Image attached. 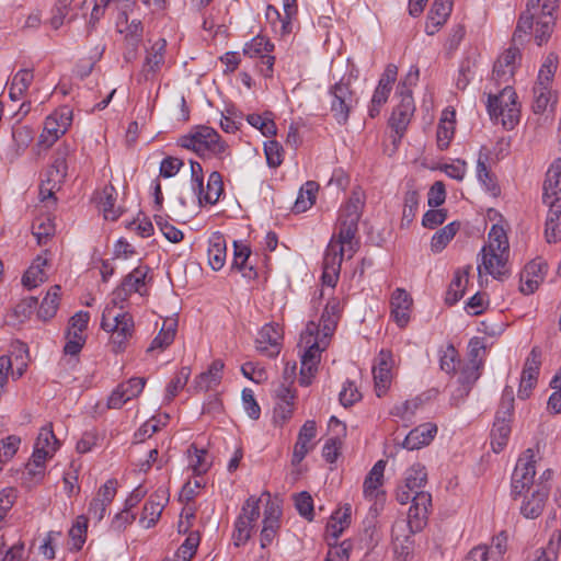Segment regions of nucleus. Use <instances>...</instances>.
I'll list each match as a JSON object with an SVG mask.
<instances>
[{
    "label": "nucleus",
    "instance_id": "1",
    "mask_svg": "<svg viewBox=\"0 0 561 561\" xmlns=\"http://www.w3.org/2000/svg\"><path fill=\"white\" fill-rule=\"evenodd\" d=\"M362 196L353 192L350 199L341 208L337 228V234L331 238L323 257V270L340 272L344 257L351 259L358 249L356 239L358 221L363 208Z\"/></svg>",
    "mask_w": 561,
    "mask_h": 561
},
{
    "label": "nucleus",
    "instance_id": "2",
    "mask_svg": "<svg viewBox=\"0 0 561 561\" xmlns=\"http://www.w3.org/2000/svg\"><path fill=\"white\" fill-rule=\"evenodd\" d=\"M339 318L328 312H322L319 323L310 321L300 335V346L304 347L299 383L309 386L314 377L320 363L321 353L328 347L333 335Z\"/></svg>",
    "mask_w": 561,
    "mask_h": 561
},
{
    "label": "nucleus",
    "instance_id": "3",
    "mask_svg": "<svg viewBox=\"0 0 561 561\" xmlns=\"http://www.w3.org/2000/svg\"><path fill=\"white\" fill-rule=\"evenodd\" d=\"M489 243L481 249L478 264L479 275L484 271L493 278L502 280L510 274L507 263L510 244L506 232L497 225H493L489 232Z\"/></svg>",
    "mask_w": 561,
    "mask_h": 561
},
{
    "label": "nucleus",
    "instance_id": "4",
    "mask_svg": "<svg viewBox=\"0 0 561 561\" xmlns=\"http://www.w3.org/2000/svg\"><path fill=\"white\" fill-rule=\"evenodd\" d=\"M486 110L492 121L500 122L502 126L511 130L519 122L520 106L517 94L511 85H506L499 94H489Z\"/></svg>",
    "mask_w": 561,
    "mask_h": 561
},
{
    "label": "nucleus",
    "instance_id": "5",
    "mask_svg": "<svg viewBox=\"0 0 561 561\" xmlns=\"http://www.w3.org/2000/svg\"><path fill=\"white\" fill-rule=\"evenodd\" d=\"M181 147L193 150L199 157H222L227 145L219 134L208 126H198L179 140Z\"/></svg>",
    "mask_w": 561,
    "mask_h": 561
},
{
    "label": "nucleus",
    "instance_id": "6",
    "mask_svg": "<svg viewBox=\"0 0 561 561\" xmlns=\"http://www.w3.org/2000/svg\"><path fill=\"white\" fill-rule=\"evenodd\" d=\"M101 328L111 332V344L114 353L126 348L127 341L134 333V320L128 312L114 313L113 308H105L102 314Z\"/></svg>",
    "mask_w": 561,
    "mask_h": 561
},
{
    "label": "nucleus",
    "instance_id": "7",
    "mask_svg": "<svg viewBox=\"0 0 561 561\" xmlns=\"http://www.w3.org/2000/svg\"><path fill=\"white\" fill-rule=\"evenodd\" d=\"M415 111L414 100L411 90L403 83L402 90L399 95V102L394 105L391 118L388 119L393 130L392 145L398 148L405 130L410 124L411 117Z\"/></svg>",
    "mask_w": 561,
    "mask_h": 561
},
{
    "label": "nucleus",
    "instance_id": "8",
    "mask_svg": "<svg viewBox=\"0 0 561 561\" xmlns=\"http://www.w3.org/2000/svg\"><path fill=\"white\" fill-rule=\"evenodd\" d=\"M59 445L56 438L51 423L46 424L39 430L37 435L32 462L27 465L28 473H41L47 458L53 457Z\"/></svg>",
    "mask_w": 561,
    "mask_h": 561
},
{
    "label": "nucleus",
    "instance_id": "9",
    "mask_svg": "<svg viewBox=\"0 0 561 561\" xmlns=\"http://www.w3.org/2000/svg\"><path fill=\"white\" fill-rule=\"evenodd\" d=\"M535 462V454L530 448L518 458L511 483V494L514 499H517L534 485L536 474Z\"/></svg>",
    "mask_w": 561,
    "mask_h": 561
},
{
    "label": "nucleus",
    "instance_id": "10",
    "mask_svg": "<svg viewBox=\"0 0 561 561\" xmlns=\"http://www.w3.org/2000/svg\"><path fill=\"white\" fill-rule=\"evenodd\" d=\"M72 122V111L65 106L46 117L38 144L49 148L64 135Z\"/></svg>",
    "mask_w": 561,
    "mask_h": 561
},
{
    "label": "nucleus",
    "instance_id": "11",
    "mask_svg": "<svg viewBox=\"0 0 561 561\" xmlns=\"http://www.w3.org/2000/svg\"><path fill=\"white\" fill-rule=\"evenodd\" d=\"M260 499L250 496L243 504L240 515L234 523L233 539L234 545L240 546L245 543L250 537L251 531L260 517Z\"/></svg>",
    "mask_w": 561,
    "mask_h": 561
},
{
    "label": "nucleus",
    "instance_id": "12",
    "mask_svg": "<svg viewBox=\"0 0 561 561\" xmlns=\"http://www.w3.org/2000/svg\"><path fill=\"white\" fill-rule=\"evenodd\" d=\"M332 95L331 112L335 121L340 124H346L350 112L356 105L357 100L351 91L350 83L343 80L336 82L330 90Z\"/></svg>",
    "mask_w": 561,
    "mask_h": 561
},
{
    "label": "nucleus",
    "instance_id": "13",
    "mask_svg": "<svg viewBox=\"0 0 561 561\" xmlns=\"http://www.w3.org/2000/svg\"><path fill=\"white\" fill-rule=\"evenodd\" d=\"M150 271L147 265H139L128 273L121 285L113 291V304L118 305L127 300L133 293L141 294V288L146 284V277Z\"/></svg>",
    "mask_w": 561,
    "mask_h": 561
},
{
    "label": "nucleus",
    "instance_id": "14",
    "mask_svg": "<svg viewBox=\"0 0 561 561\" xmlns=\"http://www.w3.org/2000/svg\"><path fill=\"white\" fill-rule=\"evenodd\" d=\"M412 505L408 512L407 524L411 533L421 531L428 517V510L432 506V496L428 492H416L415 495L410 497Z\"/></svg>",
    "mask_w": 561,
    "mask_h": 561
},
{
    "label": "nucleus",
    "instance_id": "15",
    "mask_svg": "<svg viewBox=\"0 0 561 561\" xmlns=\"http://www.w3.org/2000/svg\"><path fill=\"white\" fill-rule=\"evenodd\" d=\"M386 461L380 459L370 469L368 474L364 479L363 494L366 500L375 501L374 506L370 510V516L377 515L378 495H383L385 491L381 490L383 485Z\"/></svg>",
    "mask_w": 561,
    "mask_h": 561
},
{
    "label": "nucleus",
    "instance_id": "16",
    "mask_svg": "<svg viewBox=\"0 0 561 561\" xmlns=\"http://www.w3.org/2000/svg\"><path fill=\"white\" fill-rule=\"evenodd\" d=\"M427 481V472L424 466L415 463L409 468L405 472L404 484L400 485L397 490V500L405 504L411 495H415L416 492H423L421 488L425 485Z\"/></svg>",
    "mask_w": 561,
    "mask_h": 561
},
{
    "label": "nucleus",
    "instance_id": "17",
    "mask_svg": "<svg viewBox=\"0 0 561 561\" xmlns=\"http://www.w3.org/2000/svg\"><path fill=\"white\" fill-rule=\"evenodd\" d=\"M390 317L392 321L403 329L408 325L411 319L413 309V298L403 288H397L390 297Z\"/></svg>",
    "mask_w": 561,
    "mask_h": 561
},
{
    "label": "nucleus",
    "instance_id": "18",
    "mask_svg": "<svg viewBox=\"0 0 561 561\" xmlns=\"http://www.w3.org/2000/svg\"><path fill=\"white\" fill-rule=\"evenodd\" d=\"M548 272V264L541 259L530 261L525 265L520 273V287L519 290L524 295H530L539 287L543 282L545 276Z\"/></svg>",
    "mask_w": 561,
    "mask_h": 561
},
{
    "label": "nucleus",
    "instance_id": "19",
    "mask_svg": "<svg viewBox=\"0 0 561 561\" xmlns=\"http://www.w3.org/2000/svg\"><path fill=\"white\" fill-rule=\"evenodd\" d=\"M282 337L283 334L277 324H265L257 333L256 350L267 357H275L280 352Z\"/></svg>",
    "mask_w": 561,
    "mask_h": 561
},
{
    "label": "nucleus",
    "instance_id": "20",
    "mask_svg": "<svg viewBox=\"0 0 561 561\" xmlns=\"http://www.w3.org/2000/svg\"><path fill=\"white\" fill-rule=\"evenodd\" d=\"M550 493V486L542 482L536 483V489L530 497H526L520 506V514L526 518L535 519L539 517L543 511L546 502Z\"/></svg>",
    "mask_w": 561,
    "mask_h": 561
},
{
    "label": "nucleus",
    "instance_id": "21",
    "mask_svg": "<svg viewBox=\"0 0 561 561\" xmlns=\"http://www.w3.org/2000/svg\"><path fill=\"white\" fill-rule=\"evenodd\" d=\"M559 0H546L541 5L540 16L537 20L535 41L541 46L546 43L554 26L553 11L558 8Z\"/></svg>",
    "mask_w": 561,
    "mask_h": 561
},
{
    "label": "nucleus",
    "instance_id": "22",
    "mask_svg": "<svg viewBox=\"0 0 561 561\" xmlns=\"http://www.w3.org/2000/svg\"><path fill=\"white\" fill-rule=\"evenodd\" d=\"M165 48L167 41L164 38H160L153 43L149 49H147L141 69V75L146 80L152 78L161 69L164 64Z\"/></svg>",
    "mask_w": 561,
    "mask_h": 561
},
{
    "label": "nucleus",
    "instance_id": "23",
    "mask_svg": "<svg viewBox=\"0 0 561 561\" xmlns=\"http://www.w3.org/2000/svg\"><path fill=\"white\" fill-rule=\"evenodd\" d=\"M549 207L545 238L548 243H556L561 240V197H556L546 204Z\"/></svg>",
    "mask_w": 561,
    "mask_h": 561
},
{
    "label": "nucleus",
    "instance_id": "24",
    "mask_svg": "<svg viewBox=\"0 0 561 561\" xmlns=\"http://www.w3.org/2000/svg\"><path fill=\"white\" fill-rule=\"evenodd\" d=\"M437 426L434 423H424L411 430L405 436L402 445L409 450L420 449L427 446L435 437Z\"/></svg>",
    "mask_w": 561,
    "mask_h": 561
},
{
    "label": "nucleus",
    "instance_id": "25",
    "mask_svg": "<svg viewBox=\"0 0 561 561\" xmlns=\"http://www.w3.org/2000/svg\"><path fill=\"white\" fill-rule=\"evenodd\" d=\"M208 263L214 271H220L226 263L227 243L221 232H214L208 239Z\"/></svg>",
    "mask_w": 561,
    "mask_h": 561
},
{
    "label": "nucleus",
    "instance_id": "26",
    "mask_svg": "<svg viewBox=\"0 0 561 561\" xmlns=\"http://www.w3.org/2000/svg\"><path fill=\"white\" fill-rule=\"evenodd\" d=\"M483 363L478 364H469L466 367H463L460 371L458 381L460 383V387L457 389L456 393L453 394L451 401L453 404L458 405L459 401L458 398L463 399L467 397L474 385V382L480 377V369L482 368Z\"/></svg>",
    "mask_w": 561,
    "mask_h": 561
},
{
    "label": "nucleus",
    "instance_id": "27",
    "mask_svg": "<svg viewBox=\"0 0 561 561\" xmlns=\"http://www.w3.org/2000/svg\"><path fill=\"white\" fill-rule=\"evenodd\" d=\"M542 190L543 204H548L561 193V158L556 159L549 167Z\"/></svg>",
    "mask_w": 561,
    "mask_h": 561
},
{
    "label": "nucleus",
    "instance_id": "28",
    "mask_svg": "<svg viewBox=\"0 0 561 561\" xmlns=\"http://www.w3.org/2000/svg\"><path fill=\"white\" fill-rule=\"evenodd\" d=\"M540 1L541 0H527L526 10L520 13L514 32L515 43L519 41L523 35H528L529 31L533 28L534 21H537L540 16V13H538V11L541 10Z\"/></svg>",
    "mask_w": 561,
    "mask_h": 561
},
{
    "label": "nucleus",
    "instance_id": "29",
    "mask_svg": "<svg viewBox=\"0 0 561 561\" xmlns=\"http://www.w3.org/2000/svg\"><path fill=\"white\" fill-rule=\"evenodd\" d=\"M250 255L251 250L248 245L238 241L233 242V260L231 268L241 272L243 277L253 279L257 276V272L254 266L249 263Z\"/></svg>",
    "mask_w": 561,
    "mask_h": 561
},
{
    "label": "nucleus",
    "instance_id": "30",
    "mask_svg": "<svg viewBox=\"0 0 561 561\" xmlns=\"http://www.w3.org/2000/svg\"><path fill=\"white\" fill-rule=\"evenodd\" d=\"M454 0H434L427 16L426 30L428 34L440 27L448 19Z\"/></svg>",
    "mask_w": 561,
    "mask_h": 561
},
{
    "label": "nucleus",
    "instance_id": "31",
    "mask_svg": "<svg viewBox=\"0 0 561 561\" xmlns=\"http://www.w3.org/2000/svg\"><path fill=\"white\" fill-rule=\"evenodd\" d=\"M34 139V131L27 126H19L12 130V146L8 151V158L12 162L18 159Z\"/></svg>",
    "mask_w": 561,
    "mask_h": 561
},
{
    "label": "nucleus",
    "instance_id": "32",
    "mask_svg": "<svg viewBox=\"0 0 561 561\" xmlns=\"http://www.w3.org/2000/svg\"><path fill=\"white\" fill-rule=\"evenodd\" d=\"M69 154V148L67 146L58 147L51 167L49 168L48 183H53V187L60 185L67 175V157Z\"/></svg>",
    "mask_w": 561,
    "mask_h": 561
},
{
    "label": "nucleus",
    "instance_id": "33",
    "mask_svg": "<svg viewBox=\"0 0 561 561\" xmlns=\"http://www.w3.org/2000/svg\"><path fill=\"white\" fill-rule=\"evenodd\" d=\"M472 270L471 265H467L455 273L454 279L451 280L446 295V302L454 305L459 301L463 294L466 286L469 282V274Z\"/></svg>",
    "mask_w": 561,
    "mask_h": 561
},
{
    "label": "nucleus",
    "instance_id": "34",
    "mask_svg": "<svg viewBox=\"0 0 561 561\" xmlns=\"http://www.w3.org/2000/svg\"><path fill=\"white\" fill-rule=\"evenodd\" d=\"M224 192L222 176L219 172L214 171L209 174L206 191L202 187V193L195 192L199 204L205 202L206 204L214 205L219 201L220 195Z\"/></svg>",
    "mask_w": 561,
    "mask_h": 561
},
{
    "label": "nucleus",
    "instance_id": "35",
    "mask_svg": "<svg viewBox=\"0 0 561 561\" xmlns=\"http://www.w3.org/2000/svg\"><path fill=\"white\" fill-rule=\"evenodd\" d=\"M46 265L47 260L42 256H37L22 277L23 286L27 289H33L44 283L47 279L46 272L44 271Z\"/></svg>",
    "mask_w": 561,
    "mask_h": 561
},
{
    "label": "nucleus",
    "instance_id": "36",
    "mask_svg": "<svg viewBox=\"0 0 561 561\" xmlns=\"http://www.w3.org/2000/svg\"><path fill=\"white\" fill-rule=\"evenodd\" d=\"M34 80L32 69H21L12 78L9 87V96L12 101L20 100L24 93L28 90L31 83Z\"/></svg>",
    "mask_w": 561,
    "mask_h": 561
},
{
    "label": "nucleus",
    "instance_id": "37",
    "mask_svg": "<svg viewBox=\"0 0 561 561\" xmlns=\"http://www.w3.org/2000/svg\"><path fill=\"white\" fill-rule=\"evenodd\" d=\"M178 323L174 319H165L159 334L152 340L150 346L147 348V353H151L156 350H164L174 340L176 333Z\"/></svg>",
    "mask_w": 561,
    "mask_h": 561
},
{
    "label": "nucleus",
    "instance_id": "38",
    "mask_svg": "<svg viewBox=\"0 0 561 561\" xmlns=\"http://www.w3.org/2000/svg\"><path fill=\"white\" fill-rule=\"evenodd\" d=\"M486 160V156L484 158L480 156L477 161L478 180L485 187L486 192H489L492 196L496 197L501 194V187L497 184L495 175L488 168Z\"/></svg>",
    "mask_w": 561,
    "mask_h": 561
},
{
    "label": "nucleus",
    "instance_id": "39",
    "mask_svg": "<svg viewBox=\"0 0 561 561\" xmlns=\"http://www.w3.org/2000/svg\"><path fill=\"white\" fill-rule=\"evenodd\" d=\"M318 192V184L313 181H308L305 183V185L300 188L298 196L295 201L293 210L296 214L304 213L311 208V206L316 202V196Z\"/></svg>",
    "mask_w": 561,
    "mask_h": 561
},
{
    "label": "nucleus",
    "instance_id": "40",
    "mask_svg": "<svg viewBox=\"0 0 561 561\" xmlns=\"http://www.w3.org/2000/svg\"><path fill=\"white\" fill-rule=\"evenodd\" d=\"M352 507L350 504L336 510L328 524V530L337 539L344 529L351 524Z\"/></svg>",
    "mask_w": 561,
    "mask_h": 561
},
{
    "label": "nucleus",
    "instance_id": "41",
    "mask_svg": "<svg viewBox=\"0 0 561 561\" xmlns=\"http://www.w3.org/2000/svg\"><path fill=\"white\" fill-rule=\"evenodd\" d=\"M59 295L60 286L58 285L50 287V289L47 291L37 311V316L42 320L47 321L56 314L59 306Z\"/></svg>",
    "mask_w": 561,
    "mask_h": 561
},
{
    "label": "nucleus",
    "instance_id": "42",
    "mask_svg": "<svg viewBox=\"0 0 561 561\" xmlns=\"http://www.w3.org/2000/svg\"><path fill=\"white\" fill-rule=\"evenodd\" d=\"M116 195L112 184L105 185L101 192L99 205L105 219L116 220L119 217V211L115 208Z\"/></svg>",
    "mask_w": 561,
    "mask_h": 561
},
{
    "label": "nucleus",
    "instance_id": "43",
    "mask_svg": "<svg viewBox=\"0 0 561 561\" xmlns=\"http://www.w3.org/2000/svg\"><path fill=\"white\" fill-rule=\"evenodd\" d=\"M187 456L188 465L196 476L206 473L211 466V461L208 460L207 451L205 449H198L195 445H192L187 449Z\"/></svg>",
    "mask_w": 561,
    "mask_h": 561
},
{
    "label": "nucleus",
    "instance_id": "44",
    "mask_svg": "<svg viewBox=\"0 0 561 561\" xmlns=\"http://www.w3.org/2000/svg\"><path fill=\"white\" fill-rule=\"evenodd\" d=\"M551 99L552 95L549 85L543 81L537 82L534 87V102L531 105L533 112L535 114H542L549 105H553L551 103Z\"/></svg>",
    "mask_w": 561,
    "mask_h": 561
},
{
    "label": "nucleus",
    "instance_id": "45",
    "mask_svg": "<svg viewBox=\"0 0 561 561\" xmlns=\"http://www.w3.org/2000/svg\"><path fill=\"white\" fill-rule=\"evenodd\" d=\"M373 376L375 382V391L377 397L386 396V356L383 350H380L376 363L373 366Z\"/></svg>",
    "mask_w": 561,
    "mask_h": 561
},
{
    "label": "nucleus",
    "instance_id": "46",
    "mask_svg": "<svg viewBox=\"0 0 561 561\" xmlns=\"http://www.w3.org/2000/svg\"><path fill=\"white\" fill-rule=\"evenodd\" d=\"M274 44L271 43L267 38L264 36H255L253 37L249 43L245 44L243 48L244 55L249 56L250 58H261L264 55L273 51Z\"/></svg>",
    "mask_w": 561,
    "mask_h": 561
},
{
    "label": "nucleus",
    "instance_id": "47",
    "mask_svg": "<svg viewBox=\"0 0 561 561\" xmlns=\"http://www.w3.org/2000/svg\"><path fill=\"white\" fill-rule=\"evenodd\" d=\"M33 236L39 245L45 244L47 239L55 233V225L48 216L37 217L32 225Z\"/></svg>",
    "mask_w": 561,
    "mask_h": 561
},
{
    "label": "nucleus",
    "instance_id": "48",
    "mask_svg": "<svg viewBox=\"0 0 561 561\" xmlns=\"http://www.w3.org/2000/svg\"><path fill=\"white\" fill-rule=\"evenodd\" d=\"M510 434V423L503 422V420L493 423L491 431V445L495 453H500L506 446Z\"/></svg>",
    "mask_w": 561,
    "mask_h": 561
},
{
    "label": "nucleus",
    "instance_id": "49",
    "mask_svg": "<svg viewBox=\"0 0 561 561\" xmlns=\"http://www.w3.org/2000/svg\"><path fill=\"white\" fill-rule=\"evenodd\" d=\"M458 229L459 224L454 221L436 231L431 241L432 250L434 252L442 251L447 245V243L455 237Z\"/></svg>",
    "mask_w": 561,
    "mask_h": 561
},
{
    "label": "nucleus",
    "instance_id": "50",
    "mask_svg": "<svg viewBox=\"0 0 561 561\" xmlns=\"http://www.w3.org/2000/svg\"><path fill=\"white\" fill-rule=\"evenodd\" d=\"M561 543V533L554 530L545 548L538 550L535 561H557Z\"/></svg>",
    "mask_w": 561,
    "mask_h": 561
},
{
    "label": "nucleus",
    "instance_id": "51",
    "mask_svg": "<svg viewBox=\"0 0 561 561\" xmlns=\"http://www.w3.org/2000/svg\"><path fill=\"white\" fill-rule=\"evenodd\" d=\"M190 375H191V370L188 367H182L180 369V371L174 376V378L167 386L165 397H164L165 401L170 402L178 396V393L187 383Z\"/></svg>",
    "mask_w": 561,
    "mask_h": 561
},
{
    "label": "nucleus",
    "instance_id": "52",
    "mask_svg": "<svg viewBox=\"0 0 561 561\" xmlns=\"http://www.w3.org/2000/svg\"><path fill=\"white\" fill-rule=\"evenodd\" d=\"M161 504L159 502H149L144 506L139 523L145 528L153 527L159 520L162 513Z\"/></svg>",
    "mask_w": 561,
    "mask_h": 561
},
{
    "label": "nucleus",
    "instance_id": "53",
    "mask_svg": "<svg viewBox=\"0 0 561 561\" xmlns=\"http://www.w3.org/2000/svg\"><path fill=\"white\" fill-rule=\"evenodd\" d=\"M199 545V535L191 533L176 551V561H190L196 553Z\"/></svg>",
    "mask_w": 561,
    "mask_h": 561
},
{
    "label": "nucleus",
    "instance_id": "54",
    "mask_svg": "<svg viewBox=\"0 0 561 561\" xmlns=\"http://www.w3.org/2000/svg\"><path fill=\"white\" fill-rule=\"evenodd\" d=\"M419 203L420 195L416 191L410 190L405 193L404 207L402 214V225H404V222L407 225H410L413 221L415 214L417 211Z\"/></svg>",
    "mask_w": 561,
    "mask_h": 561
},
{
    "label": "nucleus",
    "instance_id": "55",
    "mask_svg": "<svg viewBox=\"0 0 561 561\" xmlns=\"http://www.w3.org/2000/svg\"><path fill=\"white\" fill-rule=\"evenodd\" d=\"M247 122L257 128L263 136L271 137L276 135V125L273 119L268 117H263L259 114H249L247 117Z\"/></svg>",
    "mask_w": 561,
    "mask_h": 561
},
{
    "label": "nucleus",
    "instance_id": "56",
    "mask_svg": "<svg viewBox=\"0 0 561 561\" xmlns=\"http://www.w3.org/2000/svg\"><path fill=\"white\" fill-rule=\"evenodd\" d=\"M90 314L87 311H78L69 320V328L67 330V336H73V333L83 336V332L88 327Z\"/></svg>",
    "mask_w": 561,
    "mask_h": 561
},
{
    "label": "nucleus",
    "instance_id": "57",
    "mask_svg": "<svg viewBox=\"0 0 561 561\" xmlns=\"http://www.w3.org/2000/svg\"><path fill=\"white\" fill-rule=\"evenodd\" d=\"M282 511L278 505L268 501L264 510L263 528L277 533Z\"/></svg>",
    "mask_w": 561,
    "mask_h": 561
},
{
    "label": "nucleus",
    "instance_id": "58",
    "mask_svg": "<svg viewBox=\"0 0 561 561\" xmlns=\"http://www.w3.org/2000/svg\"><path fill=\"white\" fill-rule=\"evenodd\" d=\"M266 162L271 168H277L283 162V147L276 140H268L264 144Z\"/></svg>",
    "mask_w": 561,
    "mask_h": 561
},
{
    "label": "nucleus",
    "instance_id": "59",
    "mask_svg": "<svg viewBox=\"0 0 561 561\" xmlns=\"http://www.w3.org/2000/svg\"><path fill=\"white\" fill-rule=\"evenodd\" d=\"M362 399V394L353 381L346 380L339 394L340 403L347 408Z\"/></svg>",
    "mask_w": 561,
    "mask_h": 561
},
{
    "label": "nucleus",
    "instance_id": "60",
    "mask_svg": "<svg viewBox=\"0 0 561 561\" xmlns=\"http://www.w3.org/2000/svg\"><path fill=\"white\" fill-rule=\"evenodd\" d=\"M154 220L163 236L169 241L178 243L183 240V232L173 225L169 224L167 220H164L162 216L156 215Z\"/></svg>",
    "mask_w": 561,
    "mask_h": 561
},
{
    "label": "nucleus",
    "instance_id": "61",
    "mask_svg": "<svg viewBox=\"0 0 561 561\" xmlns=\"http://www.w3.org/2000/svg\"><path fill=\"white\" fill-rule=\"evenodd\" d=\"M88 528L87 517L79 516L77 518L76 524L69 530V536L73 540V545L76 549H81L82 545L85 541V533Z\"/></svg>",
    "mask_w": 561,
    "mask_h": 561
},
{
    "label": "nucleus",
    "instance_id": "62",
    "mask_svg": "<svg viewBox=\"0 0 561 561\" xmlns=\"http://www.w3.org/2000/svg\"><path fill=\"white\" fill-rule=\"evenodd\" d=\"M298 513L308 520L313 519V500L308 492H300L295 500Z\"/></svg>",
    "mask_w": 561,
    "mask_h": 561
},
{
    "label": "nucleus",
    "instance_id": "63",
    "mask_svg": "<svg viewBox=\"0 0 561 561\" xmlns=\"http://www.w3.org/2000/svg\"><path fill=\"white\" fill-rule=\"evenodd\" d=\"M165 423H161V421L157 417H151L147 422H145L138 431L135 433L136 443L144 442L147 437H151L154 433L160 431L161 425Z\"/></svg>",
    "mask_w": 561,
    "mask_h": 561
},
{
    "label": "nucleus",
    "instance_id": "64",
    "mask_svg": "<svg viewBox=\"0 0 561 561\" xmlns=\"http://www.w3.org/2000/svg\"><path fill=\"white\" fill-rule=\"evenodd\" d=\"M351 549V541L344 540L339 546H334L329 550L325 560L348 561Z\"/></svg>",
    "mask_w": 561,
    "mask_h": 561
}]
</instances>
